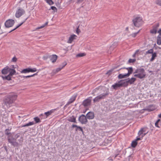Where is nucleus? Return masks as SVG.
Returning <instances> with one entry per match:
<instances>
[{"mask_svg": "<svg viewBox=\"0 0 161 161\" xmlns=\"http://www.w3.org/2000/svg\"><path fill=\"white\" fill-rule=\"evenodd\" d=\"M125 69H126V68H124L120 69V70H122V69L123 70V71H122V72H126L127 71H125Z\"/></svg>", "mask_w": 161, "mask_h": 161, "instance_id": "13d9d810", "label": "nucleus"}, {"mask_svg": "<svg viewBox=\"0 0 161 161\" xmlns=\"http://www.w3.org/2000/svg\"><path fill=\"white\" fill-rule=\"evenodd\" d=\"M76 36L75 35H71L69 37L68 40L67 42L68 43H72V41L76 39Z\"/></svg>", "mask_w": 161, "mask_h": 161, "instance_id": "dca6fc26", "label": "nucleus"}, {"mask_svg": "<svg viewBox=\"0 0 161 161\" xmlns=\"http://www.w3.org/2000/svg\"><path fill=\"white\" fill-rule=\"evenodd\" d=\"M25 13V10L22 8H19L16 11L15 16L17 18H19L21 16Z\"/></svg>", "mask_w": 161, "mask_h": 161, "instance_id": "1a4fd4ad", "label": "nucleus"}, {"mask_svg": "<svg viewBox=\"0 0 161 161\" xmlns=\"http://www.w3.org/2000/svg\"><path fill=\"white\" fill-rule=\"evenodd\" d=\"M158 33L159 34H161V29H160L158 31Z\"/></svg>", "mask_w": 161, "mask_h": 161, "instance_id": "bf43d9fd", "label": "nucleus"}, {"mask_svg": "<svg viewBox=\"0 0 161 161\" xmlns=\"http://www.w3.org/2000/svg\"><path fill=\"white\" fill-rule=\"evenodd\" d=\"M1 76L3 80H11V76L9 75H8L7 76Z\"/></svg>", "mask_w": 161, "mask_h": 161, "instance_id": "aec40b11", "label": "nucleus"}, {"mask_svg": "<svg viewBox=\"0 0 161 161\" xmlns=\"http://www.w3.org/2000/svg\"><path fill=\"white\" fill-rule=\"evenodd\" d=\"M140 30H139L137 32L135 33L131 34L130 36L133 37H135L137 34L139 32Z\"/></svg>", "mask_w": 161, "mask_h": 161, "instance_id": "c9c22d12", "label": "nucleus"}, {"mask_svg": "<svg viewBox=\"0 0 161 161\" xmlns=\"http://www.w3.org/2000/svg\"><path fill=\"white\" fill-rule=\"evenodd\" d=\"M26 19L23 22H22V23H21V24H19V25H18V26H17L15 28H14V29H13L11 31H10L9 32V33H10L11 32L14 31L16 29H17V28H19V26H20L21 25L23 24L25 22V21L26 20Z\"/></svg>", "mask_w": 161, "mask_h": 161, "instance_id": "7c9ffc66", "label": "nucleus"}, {"mask_svg": "<svg viewBox=\"0 0 161 161\" xmlns=\"http://www.w3.org/2000/svg\"><path fill=\"white\" fill-rule=\"evenodd\" d=\"M108 94V92H106L105 93H103L100 94L93 99V102L95 103L96 102H99L100 100L105 98Z\"/></svg>", "mask_w": 161, "mask_h": 161, "instance_id": "39448f33", "label": "nucleus"}, {"mask_svg": "<svg viewBox=\"0 0 161 161\" xmlns=\"http://www.w3.org/2000/svg\"><path fill=\"white\" fill-rule=\"evenodd\" d=\"M85 53H80L77 54L76 55V57H83L85 56Z\"/></svg>", "mask_w": 161, "mask_h": 161, "instance_id": "f704fd0d", "label": "nucleus"}, {"mask_svg": "<svg viewBox=\"0 0 161 161\" xmlns=\"http://www.w3.org/2000/svg\"><path fill=\"white\" fill-rule=\"evenodd\" d=\"M112 87L115 90H116L118 88L120 87L121 86L120 83L119 81L117 83L114 84V85L112 86Z\"/></svg>", "mask_w": 161, "mask_h": 161, "instance_id": "a211bd4d", "label": "nucleus"}, {"mask_svg": "<svg viewBox=\"0 0 161 161\" xmlns=\"http://www.w3.org/2000/svg\"><path fill=\"white\" fill-rule=\"evenodd\" d=\"M134 73L136 74L134 75V76L137 77L140 79L144 78L146 76V73L144 69L143 68L139 69H136Z\"/></svg>", "mask_w": 161, "mask_h": 161, "instance_id": "f03ea898", "label": "nucleus"}, {"mask_svg": "<svg viewBox=\"0 0 161 161\" xmlns=\"http://www.w3.org/2000/svg\"><path fill=\"white\" fill-rule=\"evenodd\" d=\"M45 1L50 5H52L54 4V3L52 0H45Z\"/></svg>", "mask_w": 161, "mask_h": 161, "instance_id": "c756f323", "label": "nucleus"}, {"mask_svg": "<svg viewBox=\"0 0 161 161\" xmlns=\"http://www.w3.org/2000/svg\"><path fill=\"white\" fill-rule=\"evenodd\" d=\"M146 128H142L141 129V130L142 131L143 133L146 132Z\"/></svg>", "mask_w": 161, "mask_h": 161, "instance_id": "8fccbe9b", "label": "nucleus"}, {"mask_svg": "<svg viewBox=\"0 0 161 161\" xmlns=\"http://www.w3.org/2000/svg\"><path fill=\"white\" fill-rule=\"evenodd\" d=\"M14 23V21L12 19L7 20L5 23V25L7 28H9L13 26Z\"/></svg>", "mask_w": 161, "mask_h": 161, "instance_id": "6e6552de", "label": "nucleus"}, {"mask_svg": "<svg viewBox=\"0 0 161 161\" xmlns=\"http://www.w3.org/2000/svg\"><path fill=\"white\" fill-rule=\"evenodd\" d=\"M17 59L16 58L14 57H13L12 59V61L13 62H16L17 61Z\"/></svg>", "mask_w": 161, "mask_h": 161, "instance_id": "49530a36", "label": "nucleus"}, {"mask_svg": "<svg viewBox=\"0 0 161 161\" xmlns=\"http://www.w3.org/2000/svg\"><path fill=\"white\" fill-rule=\"evenodd\" d=\"M138 136H141L143 134L142 131L140 130L138 132Z\"/></svg>", "mask_w": 161, "mask_h": 161, "instance_id": "c03bdc74", "label": "nucleus"}, {"mask_svg": "<svg viewBox=\"0 0 161 161\" xmlns=\"http://www.w3.org/2000/svg\"><path fill=\"white\" fill-rule=\"evenodd\" d=\"M125 71H127V73L120 74L118 76V78L119 79L125 78L128 77L130 75L132 74L133 71V69L132 67H129L125 69Z\"/></svg>", "mask_w": 161, "mask_h": 161, "instance_id": "20e7f679", "label": "nucleus"}, {"mask_svg": "<svg viewBox=\"0 0 161 161\" xmlns=\"http://www.w3.org/2000/svg\"><path fill=\"white\" fill-rule=\"evenodd\" d=\"M79 129L82 132H83V130L82 129V128L81 127H80V126H78L77 129H76V130H78Z\"/></svg>", "mask_w": 161, "mask_h": 161, "instance_id": "603ef678", "label": "nucleus"}, {"mask_svg": "<svg viewBox=\"0 0 161 161\" xmlns=\"http://www.w3.org/2000/svg\"><path fill=\"white\" fill-rule=\"evenodd\" d=\"M53 111L51 110L50 111L45 112V114L47 116H48L51 114V113L53 112Z\"/></svg>", "mask_w": 161, "mask_h": 161, "instance_id": "58836bf2", "label": "nucleus"}, {"mask_svg": "<svg viewBox=\"0 0 161 161\" xmlns=\"http://www.w3.org/2000/svg\"><path fill=\"white\" fill-rule=\"evenodd\" d=\"M78 28H77V30H76V32L78 33Z\"/></svg>", "mask_w": 161, "mask_h": 161, "instance_id": "69168bd1", "label": "nucleus"}, {"mask_svg": "<svg viewBox=\"0 0 161 161\" xmlns=\"http://www.w3.org/2000/svg\"><path fill=\"white\" fill-rule=\"evenodd\" d=\"M142 138L141 136H139V137H137L136 139L135 140V141L137 142V141L142 140Z\"/></svg>", "mask_w": 161, "mask_h": 161, "instance_id": "09e8293b", "label": "nucleus"}, {"mask_svg": "<svg viewBox=\"0 0 161 161\" xmlns=\"http://www.w3.org/2000/svg\"><path fill=\"white\" fill-rule=\"evenodd\" d=\"M17 97V95L12 94L6 96L3 101V107L5 108H8L10 107L16 99Z\"/></svg>", "mask_w": 161, "mask_h": 161, "instance_id": "f257e3e1", "label": "nucleus"}, {"mask_svg": "<svg viewBox=\"0 0 161 161\" xmlns=\"http://www.w3.org/2000/svg\"><path fill=\"white\" fill-rule=\"evenodd\" d=\"M36 71V69L35 68L33 69L28 68L23 69L21 72L23 73H26L29 72H34Z\"/></svg>", "mask_w": 161, "mask_h": 161, "instance_id": "9d476101", "label": "nucleus"}, {"mask_svg": "<svg viewBox=\"0 0 161 161\" xmlns=\"http://www.w3.org/2000/svg\"><path fill=\"white\" fill-rule=\"evenodd\" d=\"M7 139L8 142L10 143L14 147H17L18 146V143L16 142V139L13 137V135L8 137Z\"/></svg>", "mask_w": 161, "mask_h": 161, "instance_id": "423d86ee", "label": "nucleus"}, {"mask_svg": "<svg viewBox=\"0 0 161 161\" xmlns=\"http://www.w3.org/2000/svg\"><path fill=\"white\" fill-rule=\"evenodd\" d=\"M76 96H72L69 99V101L67 103L66 105H69V104L72 103L75 99Z\"/></svg>", "mask_w": 161, "mask_h": 161, "instance_id": "f3484780", "label": "nucleus"}, {"mask_svg": "<svg viewBox=\"0 0 161 161\" xmlns=\"http://www.w3.org/2000/svg\"><path fill=\"white\" fill-rule=\"evenodd\" d=\"M132 22L134 26L137 27L141 26L143 23L142 18L140 17L135 18L132 20Z\"/></svg>", "mask_w": 161, "mask_h": 161, "instance_id": "7ed1b4c3", "label": "nucleus"}, {"mask_svg": "<svg viewBox=\"0 0 161 161\" xmlns=\"http://www.w3.org/2000/svg\"><path fill=\"white\" fill-rule=\"evenodd\" d=\"M158 116H159V118H161V114H159V115H158Z\"/></svg>", "mask_w": 161, "mask_h": 161, "instance_id": "e2e57ef3", "label": "nucleus"}, {"mask_svg": "<svg viewBox=\"0 0 161 161\" xmlns=\"http://www.w3.org/2000/svg\"><path fill=\"white\" fill-rule=\"evenodd\" d=\"M10 130L8 129H7L5 130V134L8 136V137H9V136H13L12 134L9 132Z\"/></svg>", "mask_w": 161, "mask_h": 161, "instance_id": "5701e85b", "label": "nucleus"}, {"mask_svg": "<svg viewBox=\"0 0 161 161\" xmlns=\"http://www.w3.org/2000/svg\"><path fill=\"white\" fill-rule=\"evenodd\" d=\"M67 64L66 62H64L62 63L61 65L60 66L61 67V68H62V69Z\"/></svg>", "mask_w": 161, "mask_h": 161, "instance_id": "a19ab883", "label": "nucleus"}, {"mask_svg": "<svg viewBox=\"0 0 161 161\" xmlns=\"http://www.w3.org/2000/svg\"><path fill=\"white\" fill-rule=\"evenodd\" d=\"M157 44L158 45H161V34H160L157 37Z\"/></svg>", "mask_w": 161, "mask_h": 161, "instance_id": "412c9836", "label": "nucleus"}, {"mask_svg": "<svg viewBox=\"0 0 161 161\" xmlns=\"http://www.w3.org/2000/svg\"><path fill=\"white\" fill-rule=\"evenodd\" d=\"M157 57V54L156 53H154L152 54V57L151 59H150V61H153L155 58Z\"/></svg>", "mask_w": 161, "mask_h": 161, "instance_id": "bb28decb", "label": "nucleus"}, {"mask_svg": "<svg viewBox=\"0 0 161 161\" xmlns=\"http://www.w3.org/2000/svg\"><path fill=\"white\" fill-rule=\"evenodd\" d=\"M137 144V142L135 141H132L131 143V146L133 147H135L136 146Z\"/></svg>", "mask_w": 161, "mask_h": 161, "instance_id": "473e14b6", "label": "nucleus"}, {"mask_svg": "<svg viewBox=\"0 0 161 161\" xmlns=\"http://www.w3.org/2000/svg\"><path fill=\"white\" fill-rule=\"evenodd\" d=\"M34 124H35V123L34 122H33V121L32 122H30L29 123H28L26 124L25 125H23L22 126V127H25L26 126H29L33 125Z\"/></svg>", "mask_w": 161, "mask_h": 161, "instance_id": "a878e982", "label": "nucleus"}, {"mask_svg": "<svg viewBox=\"0 0 161 161\" xmlns=\"http://www.w3.org/2000/svg\"><path fill=\"white\" fill-rule=\"evenodd\" d=\"M153 49H151L147 51L145 53V54H153Z\"/></svg>", "mask_w": 161, "mask_h": 161, "instance_id": "c85d7f7f", "label": "nucleus"}, {"mask_svg": "<svg viewBox=\"0 0 161 161\" xmlns=\"http://www.w3.org/2000/svg\"><path fill=\"white\" fill-rule=\"evenodd\" d=\"M77 127H78V126L76 125H72V127L73 128H74V127H76L77 128Z\"/></svg>", "mask_w": 161, "mask_h": 161, "instance_id": "052dcab7", "label": "nucleus"}, {"mask_svg": "<svg viewBox=\"0 0 161 161\" xmlns=\"http://www.w3.org/2000/svg\"><path fill=\"white\" fill-rule=\"evenodd\" d=\"M20 135V133H18L17 134H16L15 136V139H16V140L17 139L18 137H19Z\"/></svg>", "mask_w": 161, "mask_h": 161, "instance_id": "a18cd8bd", "label": "nucleus"}, {"mask_svg": "<svg viewBox=\"0 0 161 161\" xmlns=\"http://www.w3.org/2000/svg\"><path fill=\"white\" fill-rule=\"evenodd\" d=\"M136 80V79L134 78H132L130 79H128L127 80V82L128 84H132Z\"/></svg>", "mask_w": 161, "mask_h": 161, "instance_id": "6ab92c4d", "label": "nucleus"}, {"mask_svg": "<svg viewBox=\"0 0 161 161\" xmlns=\"http://www.w3.org/2000/svg\"><path fill=\"white\" fill-rule=\"evenodd\" d=\"M9 73V75L12 76L15 74L16 71L14 69H12L10 68Z\"/></svg>", "mask_w": 161, "mask_h": 161, "instance_id": "b1692460", "label": "nucleus"}, {"mask_svg": "<svg viewBox=\"0 0 161 161\" xmlns=\"http://www.w3.org/2000/svg\"><path fill=\"white\" fill-rule=\"evenodd\" d=\"M12 68H13V69H14L15 68V67H14V65H12Z\"/></svg>", "mask_w": 161, "mask_h": 161, "instance_id": "0e129e2a", "label": "nucleus"}, {"mask_svg": "<svg viewBox=\"0 0 161 161\" xmlns=\"http://www.w3.org/2000/svg\"><path fill=\"white\" fill-rule=\"evenodd\" d=\"M117 45V42H114L110 47L109 49L110 50H113V48L115 47Z\"/></svg>", "mask_w": 161, "mask_h": 161, "instance_id": "cd10ccee", "label": "nucleus"}, {"mask_svg": "<svg viewBox=\"0 0 161 161\" xmlns=\"http://www.w3.org/2000/svg\"><path fill=\"white\" fill-rule=\"evenodd\" d=\"M121 86L125 87L128 85V83L127 80H121L119 81Z\"/></svg>", "mask_w": 161, "mask_h": 161, "instance_id": "4468645a", "label": "nucleus"}, {"mask_svg": "<svg viewBox=\"0 0 161 161\" xmlns=\"http://www.w3.org/2000/svg\"><path fill=\"white\" fill-rule=\"evenodd\" d=\"M159 26V24H157L155 26L153 27V28L155 29H156V30H157Z\"/></svg>", "mask_w": 161, "mask_h": 161, "instance_id": "3c124183", "label": "nucleus"}, {"mask_svg": "<svg viewBox=\"0 0 161 161\" xmlns=\"http://www.w3.org/2000/svg\"><path fill=\"white\" fill-rule=\"evenodd\" d=\"M112 70H109V71L108 72L106 73V74H109H109H110V72H112Z\"/></svg>", "mask_w": 161, "mask_h": 161, "instance_id": "680f3d73", "label": "nucleus"}, {"mask_svg": "<svg viewBox=\"0 0 161 161\" xmlns=\"http://www.w3.org/2000/svg\"><path fill=\"white\" fill-rule=\"evenodd\" d=\"M48 24V22H46L44 25H42V26H41L40 27H37V28H36V29H41L42 28H43L44 27V26L47 25Z\"/></svg>", "mask_w": 161, "mask_h": 161, "instance_id": "ea45409f", "label": "nucleus"}, {"mask_svg": "<svg viewBox=\"0 0 161 161\" xmlns=\"http://www.w3.org/2000/svg\"><path fill=\"white\" fill-rule=\"evenodd\" d=\"M76 117L74 115L69 116L67 118V120L71 122L76 123Z\"/></svg>", "mask_w": 161, "mask_h": 161, "instance_id": "f8f14e48", "label": "nucleus"}, {"mask_svg": "<svg viewBox=\"0 0 161 161\" xmlns=\"http://www.w3.org/2000/svg\"><path fill=\"white\" fill-rule=\"evenodd\" d=\"M150 32L152 34H156L157 32V30L153 27V29L150 30Z\"/></svg>", "mask_w": 161, "mask_h": 161, "instance_id": "2f4dec72", "label": "nucleus"}, {"mask_svg": "<svg viewBox=\"0 0 161 161\" xmlns=\"http://www.w3.org/2000/svg\"><path fill=\"white\" fill-rule=\"evenodd\" d=\"M37 75V73L34 74L32 75H28V76H23L22 77V78H30V77H33L35 76V75Z\"/></svg>", "mask_w": 161, "mask_h": 161, "instance_id": "72a5a7b5", "label": "nucleus"}, {"mask_svg": "<svg viewBox=\"0 0 161 161\" xmlns=\"http://www.w3.org/2000/svg\"><path fill=\"white\" fill-rule=\"evenodd\" d=\"M91 100L90 99H87L83 102L82 104L85 107H87L91 105Z\"/></svg>", "mask_w": 161, "mask_h": 161, "instance_id": "ddd939ff", "label": "nucleus"}, {"mask_svg": "<svg viewBox=\"0 0 161 161\" xmlns=\"http://www.w3.org/2000/svg\"><path fill=\"white\" fill-rule=\"evenodd\" d=\"M57 58V56L55 55H53L51 58V60L53 63L56 62Z\"/></svg>", "mask_w": 161, "mask_h": 161, "instance_id": "4be33fe9", "label": "nucleus"}, {"mask_svg": "<svg viewBox=\"0 0 161 161\" xmlns=\"http://www.w3.org/2000/svg\"><path fill=\"white\" fill-rule=\"evenodd\" d=\"M34 120L36 121V123H38L40 122V119L38 117H36L34 118Z\"/></svg>", "mask_w": 161, "mask_h": 161, "instance_id": "e433bc0d", "label": "nucleus"}, {"mask_svg": "<svg viewBox=\"0 0 161 161\" xmlns=\"http://www.w3.org/2000/svg\"><path fill=\"white\" fill-rule=\"evenodd\" d=\"M62 69V68H61V67L60 66L59 67L57 68L56 69V73L58 72V71H60Z\"/></svg>", "mask_w": 161, "mask_h": 161, "instance_id": "de8ad7c7", "label": "nucleus"}, {"mask_svg": "<svg viewBox=\"0 0 161 161\" xmlns=\"http://www.w3.org/2000/svg\"><path fill=\"white\" fill-rule=\"evenodd\" d=\"M51 9L52 10H53L54 12H56L57 11V8H56L54 6H52L51 7Z\"/></svg>", "mask_w": 161, "mask_h": 161, "instance_id": "37998d69", "label": "nucleus"}, {"mask_svg": "<svg viewBox=\"0 0 161 161\" xmlns=\"http://www.w3.org/2000/svg\"><path fill=\"white\" fill-rule=\"evenodd\" d=\"M135 59H130L129 60L128 62L129 63H133L135 62L136 61Z\"/></svg>", "mask_w": 161, "mask_h": 161, "instance_id": "79ce46f5", "label": "nucleus"}, {"mask_svg": "<svg viewBox=\"0 0 161 161\" xmlns=\"http://www.w3.org/2000/svg\"><path fill=\"white\" fill-rule=\"evenodd\" d=\"M74 2V0H69L68 2V3L69 4H70V3H71L72 2Z\"/></svg>", "mask_w": 161, "mask_h": 161, "instance_id": "6e6d98bb", "label": "nucleus"}, {"mask_svg": "<svg viewBox=\"0 0 161 161\" xmlns=\"http://www.w3.org/2000/svg\"><path fill=\"white\" fill-rule=\"evenodd\" d=\"M86 117L87 119H92L94 118L95 115L94 114L93 112H89L86 114Z\"/></svg>", "mask_w": 161, "mask_h": 161, "instance_id": "9b49d317", "label": "nucleus"}, {"mask_svg": "<svg viewBox=\"0 0 161 161\" xmlns=\"http://www.w3.org/2000/svg\"><path fill=\"white\" fill-rule=\"evenodd\" d=\"M10 69V68L8 66H6L2 70V73L4 75L7 74L9 73Z\"/></svg>", "mask_w": 161, "mask_h": 161, "instance_id": "2eb2a0df", "label": "nucleus"}, {"mask_svg": "<svg viewBox=\"0 0 161 161\" xmlns=\"http://www.w3.org/2000/svg\"><path fill=\"white\" fill-rule=\"evenodd\" d=\"M128 30V27H126V30Z\"/></svg>", "mask_w": 161, "mask_h": 161, "instance_id": "338daca9", "label": "nucleus"}, {"mask_svg": "<svg viewBox=\"0 0 161 161\" xmlns=\"http://www.w3.org/2000/svg\"><path fill=\"white\" fill-rule=\"evenodd\" d=\"M84 0H77L76 2V3H81Z\"/></svg>", "mask_w": 161, "mask_h": 161, "instance_id": "864d4df0", "label": "nucleus"}, {"mask_svg": "<svg viewBox=\"0 0 161 161\" xmlns=\"http://www.w3.org/2000/svg\"><path fill=\"white\" fill-rule=\"evenodd\" d=\"M155 3L160 6H161V0H156Z\"/></svg>", "mask_w": 161, "mask_h": 161, "instance_id": "4c0bfd02", "label": "nucleus"}, {"mask_svg": "<svg viewBox=\"0 0 161 161\" xmlns=\"http://www.w3.org/2000/svg\"><path fill=\"white\" fill-rule=\"evenodd\" d=\"M147 132H147L146 133H143V134H142L141 136L142 137V138L147 133Z\"/></svg>", "mask_w": 161, "mask_h": 161, "instance_id": "4d7b16f0", "label": "nucleus"}, {"mask_svg": "<svg viewBox=\"0 0 161 161\" xmlns=\"http://www.w3.org/2000/svg\"><path fill=\"white\" fill-rule=\"evenodd\" d=\"M155 125L156 127L159 128L160 126H161V120L160 119H158L155 123Z\"/></svg>", "mask_w": 161, "mask_h": 161, "instance_id": "393cba45", "label": "nucleus"}, {"mask_svg": "<svg viewBox=\"0 0 161 161\" xmlns=\"http://www.w3.org/2000/svg\"><path fill=\"white\" fill-rule=\"evenodd\" d=\"M87 118L86 116L82 114L79 118V120L82 124H86L87 122Z\"/></svg>", "mask_w": 161, "mask_h": 161, "instance_id": "0eeeda50", "label": "nucleus"}, {"mask_svg": "<svg viewBox=\"0 0 161 161\" xmlns=\"http://www.w3.org/2000/svg\"><path fill=\"white\" fill-rule=\"evenodd\" d=\"M139 50H137L135 52V53L133 55V57H135L136 54L139 52Z\"/></svg>", "mask_w": 161, "mask_h": 161, "instance_id": "5fc2aeb1", "label": "nucleus"}]
</instances>
